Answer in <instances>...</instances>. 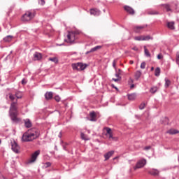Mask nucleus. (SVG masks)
<instances>
[{
  "label": "nucleus",
  "mask_w": 179,
  "mask_h": 179,
  "mask_svg": "<svg viewBox=\"0 0 179 179\" xmlns=\"http://www.w3.org/2000/svg\"><path fill=\"white\" fill-rule=\"evenodd\" d=\"M110 141H113L114 142H117V141H118V137H114L112 136V137H110Z\"/></svg>",
  "instance_id": "42"
},
{
  "label": "nucleus",
  "mask_w": 179,
  "mask_h": 179,
  "mask_svg": "<svg viewBox=\"0 0 179 179\" xmlns=\"http://www.w3.org/2000/svg\"><path fill=\"white\" fill-rule=\"evenodd\" d=\"M58 136H59V138H62V131L59 132Z\"/></svg>",
  "instance_id": "46"
},
{
  "label": "nucleus",
  "mask_w": 179,
  "mask_h": 179,
  "mask_svg": "<svg viewBox=\"0 0 179 179\" xmlns=\"http://www.w3.org/2000/svg\"><path fill=\"white\" fill-rule=\"evenodd\" d=\"M162 6H164L166 12H171V7L169 4H163Z\"/></svg>",
  "instance_id": "28"
},
{
  "label": "nucleus",
  "mask_w": 179,
  "mask_h": 179,
  "mask_svg": "<svg viewBox=\"0 0 179 179\" xmlns=\"http://www.w3.org/2000/svg\"><path fill=\"white\" fill-rule=\"evenodd\" d=\"M132 50H134V51H138V48L134 47V48H132Z\"/></svg>",
  "instance_id": "48"
},
{
  "label": "nucleus",
  "mask_w": 179,
  "mask_h": 179,
  "mask_svg": "<svg viewBox=\"0 0 179 179\" xmlns=\"http://www.w3.org/2000/svg\"><path fill=\"white\" fill-rule=\"evenodd\" d=\"M90 121H96V113L94 111L91 112L90 114Z\"/></svg>",
  "instance_id": "25"
},
{
  "label": "nucleus",
  "mask_w": 179,
  "mask_h": 179,
  "mask_svg": "<svg viewBox=\"0 0 179 179\" xmlns=\"http://www.w3.org/2000/svg\"><path fill=\"white\" fill-rule=\"evenodd\" d=\"M38 4L43 6V5H45V1L44 0H38Z\"/></svg>",
  "instance_id": "41"
},
{
  "label": "nucleus",
  "mask_w": 179,
  "mask_h": 179,
  "mask_svg": "<svg viewBox=\"0 0 179 179\" xmlns=\"http://www.w3.org/2000/svg\"><path fill=\"white\" fill-rule=\"evenodd\" d=\"M142 76V71H137L134 73V78L136 80H139V78Z\"/></svg>",
  "instance_id": "20"
},
{
  "label": "nucleus",
  "mask_w": 179,
  "mask_h": 179,
  "mask_svg": "<svg viewBox=\"0 0 179 179\" xmlns=\"http://www.w3.org/2000/svg\"><path fill=\"white\" fill-rule=\"evenodd\" d=\"M63 148H64V150H66V146H64Z\"/></svg>",
  "instance_id": "52"
},
{
  "label": "nucleus",
  "mask_w": 179,
  "mask_h": 179,
  "mask_svg": "<svg viewBox=\"0 0 179 179\" xmlns=\"http://www.w3.org/2000/svg\"><path fill=\"white\" fill-rule=\"evenodd\" d=\"M144 52L145 56L150 58V53L149 52V50L146 48V47H144Z\"/></svg>",
  "instance_id": "33"
},
{
  "label": "nucleus",
  "mask_w": 179,
  "mask_h": 179,
  "mask_svg": "<svg viewBox=\"0 0 179 179\" xmlns=\"http://www.w3.org/2000/svg\"><path fill=\"white\" fill-rule=\"evenodd\" d=\"M145 166H146V160L145 159H142L137 162L134 169V170H138V169H142V167H145Z\"/></svg>",
  "instance_id": "8"
},
{
  "label": "nucleus",
  "mask_w": 179,
  "mask_h": 179,
  "mask_svg": "<svg viewBox=\"0 0 179 179\" xmlns=\"http://www.w3.org/2000/svg\"><path fill=\"white\" fill-rule=\"evenodd\" d=\"M43 59V55L38 52L34 54V61H41Z\"/></svg>",
  "instance_id": "11"
},
{
  "label": "nucleus",
  "mask_w": 179,
  "mask_h": 179,
  "mask_svg": "<svg viewBox=\"0 0 179 179\" xmlns=\"http://www.w3.org/2000/svg\"><path fill=\"white\" fill-rule=\"evenodd\" d=\"M38 156H40V150L35 151L31 154L30 159L27 161V164L34 163L37 160V157H38Z\"/></svg>",
  "instance_id": "6"
},
{
  "label": "nucleus",
  "mask_w": 179,
  "mask_h": 179,
  "mask_svg": "<svg viewBox=\"0 0 179 179\" xmlns=\"http://www.w3.org/2000/svg\"><path fill=\"white\" fill-rule=\"evenodd\" d=\"M146 107V104L145 103H141V105L139 106L140 110H143Z\"/></svg>",
  "instance_id": "36"
},
{
  "label": "nucleus",
  "mask_w": 179,
  "mask_h": 179,
  "mask_svg": "<svg viewBox=\"0 0 179 179\" xmlns=\"http://www.w3.org/2000/svg\"><path fill=\"white\" fill-rule=\"evenodd\" d=\"M44 167H45V169H48V167H51V162H45V163L44 164Z\"/></svg>",
  "instance_id": "38"
},
{
  "label": "nucleus",
  "mask_w": 179,
  "mask_h": 179,
  "mask_svg": "<svg viewBox=\"0 0 179 179\" xmlns=\"http://www.w3.org/2000/svg\"><path fill=\"white\" fill-rule=\"evenodd\" d=\"M24 125L26 128H31V122H30V120H25Z\"/></svg>",
  "instance_id": "26"
},
{
  "label": "nucleus",
  "mask_w": 179,
  "mask_h": 179,
  "mask_svg": "<svg viewBox=\"0 0 179 179\" xmlns=\"http://www.w3.org/2000/svg\"><path fill=\"white\" fill-rule=\"evenodd\" d=\"M22 85H26V83H27V81L26 80V79L23 78L21 81Z\"/></svg>",
  "instance_id": "43"
},
{
  "label": "nucleus",
  "mask_w": 179,
  "mask_h": 179,
  "mask_svg": "<svg viewBox=\"0 0 179 179\" xmlns=\"http://www.w3.org/2000/svg\"><path fill=\"white\" fill-rule=\"evenodd\" d=\"M100 13L101 12L97 8H92L90 10V15H94V16H99Z\"/></svg>",
  "instance_id": "12"
},
{
  "label": "nucleus",
  "mask_w": 179,
  "mask_h": 179,
  "mask_svg": "<svg viewBox=\"0 0 179 179\" xmlns=\"http://www.w3.org/2000/svg\"><path fill=\"white\" fill-rule=\"evenodd\" d=\"M53 94L52 92H48L45 94V100H51L52 99Z\"/></svg>",
  "instance_id": "17"
},
{
  "label": "nucleus",
  "mask_w": 179,
  "mask_h": 179,
  "mask_svg": "<svg viewBox=\"0 0 179 179\" xmlns=\"http://www.w3.org/2000/svg\"><path fill=\"white\" fill-rule=\"evenodd\" d=\"M73 71H84L86 69L87 65L83 63H74L71 64Z\"/></svg>",
  "instance_id": "5"
},
{
  "label": "nucleus",
  "mask_w": 179,
  "mask_h": 179,
  "mask_svg": "<svg viewBox=\"0 0 179 179\" xmlns=\"http://www.w3.org/2000/svg\"><path fill=\"white\" fill-rule=\"evenodd\" d=\"M140 68H141V69H145V68H146V63H145V62H143L141 63V64Z\"/></svg>",
  "instance_id": "37"
},
{
  "label": "nucleus",
  "mask_w": 179,
  "mask_h": 179,
  "mask_svg": "<svg viewBox=\"0 0 179 179\" xmlns=\"http://www.w3.org/2000/svg\"><path fill=\"white\" fill-rule=\"evenodd\" d=\"M162 58H163V55L159 54V55H157V59H162Z\"/></svg>",
  "instance_id": "44"
},
{
  "label": "nucleus",
  "mask_w": 179,
  "mask_h": 179,
  "mask_svg": "<svg viewBox=\"0 0 179 179\" xmlns=\"http://www.w3.org/2000/svg\"><path fill=\"white\" fill-rule=\"evenodd\" d=\"M8 96H9V99H10V101L14 102L15 99H16V96L12 93H9Z\"/></svg>",
  "instance_id": "29"
},
{
  "label": "nucleus",
  "mask_w": 179,
  "mask_h": 179,
  "mask_svg": "<svg viewBox=\"0 0 179 179\" xmlns=\"http://www.w3.org/2000/svg\"><path fill=\"white\" fill-rule=\"evenodd\" d=\"M78 36H79V31H70L67 34V43L72 44L75 43V40H77Z\"/></svg>",
  "instance_id": "4"
},
{
  "label": "nucleus",
  "mask_w": 179,
  "mask_h": 179,
  "mask_svg": "<svg viewBox=\"0 0 179 179\" xmlns=\"http://www.w3.org/2000/svg\"><path fill=\"white\" fill-rule=\"evenodd\" d=\"M113 80H114V82H118L120 80L118 78H113Z\"/></svg>",
  "instance_id": "47"
},
{
  "label": "nucleus",
  "mask_w": 179,
  "mask_h": 179,
  "mask_svg": "<svg viewBox=\"0 0 179 179\" xmlns=\"http://www.w3.org/2000/svg\"><path fill=\"white\" fill-rule=\"evenodd\" d=\"M40 136V133L36 129H28L22 136V142H31Z\"/></svg>",
  "instance_id": "2"
},
{
  "label": "nucleus",
  "mask_w": 179,
  "mask_h": 179,
  "mask_svg": "<svg viewBox=\"0 0 179 179\" xmlns=\"http://www.w3.org/2000/svg\"><path fill=\"white\" fill-rule=\"evenodd\" d=\"M115 159H117V157H115V158H114V160H115Z\"/></svg>",
  "instance_id": "54"
},
{
  "label": "nucleus",
  "mask_w": 179,
  "mask_h": 179,
  "mask_svg": "<svg viewBox=\"0 0 179 179\" xmlns=\"http://www.w3.org/2000/svg\"><path fill=\"white\" fill-rule=\"evenodd\" d=\"M11 149L14 153H20V146L16 141H11Z\"/></svg>",
  "instance_id": "7"
},
{
  "label": "nucleus",
  "mask_w": 179,
  "mask_h": 179,
  "mask_svg": "<svg viewBox=\"0 0 179 179\" xmlns=\"http://www.w3.org/2000/svg\"><path fill=\"white\" fill-rule=\"evenodd\" d=\"M12 38H13V36L8 35V36H6L5 38H3V41L6 43H10V41H12Z\"/></svg>",
  "instance_id": "23"
},
{
  "label": "nucleus",
  "mask_w": 179,
  "mask_h": 179,
  "mask_svg": "<svg viewBox=\"0 0 179 179\" xmlns=\"http://www.w3.org/2000/svg\"><path fill=\"white\" fill-rule=\"evenodd\" d=\"M124 9L127 13H129V15H135V10H134L131 6H124Z\"/></svg>",
  "instance_id": "9"
},
{
  "label": "nucleus",
  "mask_w": 179,
  "mask_h": 179,
  "mask_svg": "<svg viewBox=\"0 0 179 179\" xmlns=\"http://www.w3.org/2000/svg\"><path fill=\"white\" fill-rule=\"evenodd\" d=\"M152 147H150V146H146V147H145V150H149V149H150Z\"/></svg>",
  "instance_id": "45"
},
{
  "label": "nucleus",
  "mask_w": 179,
  "mask_h": 179,
  "mask_svg": "<svg viewBox=\"0 0 179 179\" xmlns=\"http://www.w3.org/2000/svg\"><path fill=\"white\" fill-rule=\"evenodd\" d=\"M80 138L83 139V141H89L90 138H89V136L85 134L84 133L81 132L80 134Z\"/></svg>",
  "instance_id": "24"
},
{
  "label": "nucleus",
  "mask_w": 179,
  "mask_h": 179,
  "mask_svg": "<svg viewBox=\"0 0 179 179\" xmlns=\"http://www.w3.org/2000/svg\"><path fill=\"white\" fill-rule=\"evenodd\" d=\"M36 16V11L28 10L22 16L21 20L22 22H30L32 19H34Z\"/></svg>",
  "instance_id": "3"
},
{
  "label": "nucleus",
  "mask_w": 179,
  "mask_h": 179,
  "mask_svg": "<svg viewBox=\"0 0 179 179\" xmlns=\"http://www.w3.org/2000/svg\"><path fill=\"white\" fill-rule=\"evenodd\" d=\"M175 22H168L166 23V26L168 27V29H169L170 30H174L176 29V27H174Z\"/></svg>",
  "instance_id": "14"
},
{
  "label": "nucleus",
  "mask_w": 179,
  "mask_h": 179,
  "mask_svg": "<svg viewBox=\"0 0 179 179\" xmlns=\"http://www.w3.org/2000/svg\"><path fill=\"white\" fill-rule=\"evenodd\" d=\"M117 61V59H114L113 62V66L114 69H117V66H116Z\"/></svg>",
  "instance_id": "39"
},
{
  "label": "nucleus",
  "mask_w": 179,
  "mask_h": 179,
  "mask_svg": "<svg viewBox=\"0 0 179 179\" xmlns=\"http://www.w3.org/2000/svg\"><path fill=\"white\" fill-rule=\"evenodd\" d=\"M114 155V151L111 150L108 152L106 154L104 155L105 160H108L110 157Z\"/></svg>",
  "instance_id": "21"
},
{
  "label": "nucleus",
  "mask_w": 179,
  "mask_h": 179,
  "mask_svg": "<svg viewBox=\"0 0 179 179\" xmlns=\"http://www.w3.org/2000/svg\"><path fill=\"white\" fill-rule=\"evenodd\" d=\"M166 134H169V135H176L179 134V131L176 129H171L166 131Z\"/></svg>",
  "instance_id": "16"
},
{
  "label": "nucleus",
  "mask_w": 179,
  "mask_h": 179,
  "mask_svg": "<svg viewBox=\"0 0 179 179\" xmlns=\"http://www.w3.org/2000/svg\"><path fill=\"white\" fill-rule=\"evenodd\" d=\"M130 87H131V89H134V87H135V85H131V86H130Z\"/></svg>",
  "instance_id": "49"
},
{
  "label": "nucleus",
  "mask_w": 179,
  "mask_h": 179,
  "mask_svg": "<svg viewBox=\"0 0 179 179\" xmlns=\"http://www.w3.org/2000/svg\"><path fill=\"white\" fill-rule=\"evenodd\" d=\"M0 143H1V140H0Z\"/></svg>",
  "instance_id": "55"
},
{
  "label": "nucleus",
  "mask_w": 179,
  "mask_h": 179,
  "mask_svg": "<svg viewBox=\"0 0 179 179\" xmlns=\"http://www.w3.org/2000/svg\"><path fill=\"white\" fill-rule=\"evenodd\" d=\"M104 129L106 130V136H108L109 141H111V138H113V131L110 127H105Z\"/></svg>",
  "instance_id": "13"
},
{
  "label": "nucleus",
  "mask_w": 179,
  "mask_h": 179,
  "mask_svg": "<svg viewBox=\"0 0 179 179\" xmlns=\"http://www.w3.org/2000/svg\"><path fill=\"white\" fill-rule=\"evenodd\" d=\"M159 90V87H152L150 89V92L152 93V94H155L156 92Z\"/></svg>",
  "instance_id": "27"
},
{
  "label": "nucleus",
  "mask_w": 179,
  "mask_h": 179,
  "mask_svg": "<svg viewBox=\"0 0 179 179\" xmlns=\"http://www.w3.org/2000/svg\"><path fill=\"white\" fill-rule=\"evenodd\" d=\"M101 48V45L95 46L94 48H92L90 51H87L86 54H90V52H94L97 51V50H100Z\"/></svg>",
  "instance_id": "19"
},
{
  "label": "nucleus",
  "mask_w": 179,
  "mask_h": 179,
  "mask_svg": "<svg viewBox=\"0 0 179 179\" xmlns=\"http://www.w3.org/2000/svg\"><path fill=\"white\" fill-rule=\"evenodd\" d=\"M48 59L52 62H55V64H58V58L57 57H50Z\"/></svg>",
  "instance_id": "32"
},
{
  "label": "nucleus",
  "mask_w": 179,
  "mask_h": 179,
  "mask_svg": "<svg viewBox=\"0 0 179 179\" xmlns=\"http://www.w3.org/2000/svg\"><path fill=\"white\" fill-rule=\"evenodd\" d=\"M55 101H57V103H59V101H61V97H59V96L57 95L55 96Z\"/></svg>",
  "instance_id": "40"
},
{
  "label": "nucleus",
  "mask_w": 179,
  "mask_h": 179,
  "mask_svg": "<svg viewBox=\"0 0 179 179\" xmlns=\"http://www.w3.org/2000/svg\"><path fill=\"white\" fill-rule=\"evenodd\" d=\"M128 100L130 101H134L135 99H136V94L132 93V94H127Z\"/></svg>",
  "instance_id": "18"
},
{
  "label": "nucleus",
  "mask_w": 179,
  "mask_h": 179,
  "mask_svg": "<svg viewBox=\"0 0 179 179\" xmlns=\"http://www.w3.org/2000/svg\"><path fill=\"white\" fill-rule=\"evenodd\" d=\"M148 27V25L144 24V25H141V26H136L134 28V31L136 33H141V30H143V29H146Z\"/></svg>",
  "instance_id": "10"
},
{
  "label": "nucleus",
  "mask_w": 179,
  "mask_h": 179,
  "mask_svg": "<svg viewBox=\"0 0 179 179\" xmlns=\"http://www.w3.org/2000/svg\"><path fill=\"white\" fill-rule=\"evenodd\" d=\"M148 40H153V38L150 37V36H143V41H148Z\"/></svg>",
  "instance_id": "30"
},
{
  "label": "nucleus",
  "mask_w": 179,
  "mask_h": 179,
  "mask_svg": "<svg viewBox=\"0 0 179 179\" xmlns=\"http://www.w3.org/2000/svg\"><path fill=\"white\" fill-rule=\"evenodd\" d=\"M170 80H165V87H169L171 85Z\"/></svg>",
  "instance_id": "35"
},
{
  "label": "nucleus",
  "mask_w": 179,
  "mask_h": 179,
  "mask_svg": "<svg viewBox=\"0 0 179 179\" xmlns=\"http://www.w3.org/2000/svg\"><path fill=\"white\" fill-rule=\"evenodd\" d=\"M149 174H151V176H159V171L157 169H151L149 171Z\"/></svg>",
  "instance_id": "22"
},
{
  "label": "nucleus",
  "mask_w": 179,
  "mask_h": 179,
  "mask_svg": "<svg viewBox=\"0 0 179 179\" xmlns=\"http://www.w3.org/2000/svg\"><path fill=\"white\" fill-rule=\"evenodd\" d=\"M153 69H155L153 67L151 68V71H153Z\"/></svg>",
  "instance_id": "53"
},
{
  "label": "nucleus",
  "mask_w": 179,
  "mask_h": 179,
  "mask_svg": "<svg viewBox=\"0 0 179 179\" xmlns=\"http://www.w3.org/2000/svg\"><path fill=\"white\" fill-rule=\"evenodd\" d=\"M115 76H116V78H120V73H116Z\"/></svg>",
  "instance_id": "51"
},
{
  "label": "nucleus",
  "mask_w": 179,
  "mask_h": 179,
  "mask_svg": "<svg viewBox=\"0 0 179 179\" xmlns=\"http://www.w3.org/2000/svg\"><path fill=\"white\" fill-rule=\"evenodd\" d=\"M147 15H160V13L156 10L149 9L147 10Z\"/></svg>",
  "instance_id": "15"
},
{
  "label": "nucleus",
  "mask_w": 179,
  "mask_h": 179,
  "mask_svg": "<svg viewBox=\"0 0 179 179\" xmlns=\"http://www.w3.org/2000/svg\"><path fill=\"white\" fill-rule=\"evenodd\" d=\"M16 101L15 102H12L10 106L9 114L11 120L13 122H19L20 119L17 117V99H22L23 97V93L20 91H17L15 93Z\"/></svg>",
  "instance_id": "1"
},
{
  "label": "nucleus",
  "mask_w": 179,
  "mask_h": 179,
  "mask_svg": "<svg viewBox=\"0 0 179 179\" xmlns=\"http://www.w3.org/2000/svg\"><path fill=\"white\" fill-rule=\"evenodd\" d=\"M134 40H136V41H143V36H135Z\"/></svg>",
  "instance_id": "31"
},
{
  "label": "nucleus",
  "mask_w": 179,
  "mask_h": 179,
  "mask_svg": "<svg viewBox=\"0 0 179 179\" xmlns=\"http://www.w3.org/2000/svg\"><path fill=\"white\" fill-rule=\"evenodd\" d=\"M155 76H160V68L157 67L155 71Z\"/></svg>",
  "instance_id": "34"
},
{
  "label": "nucleus",
  "mask_w": 179,
  "mask_h": 179,
  "mask_svg": "<svg viewBox=\"0 0 179 179\" xmlns=\"http://www.w3.org/2000/svg\"><path fill=\"white\" fill-rule=\"evenodd\" d=\"M129 64H130L131 65H132V64H134V61L130 60V61H129Z\"/></svg>",
  "instance_id": "50"
}]
</instances>
